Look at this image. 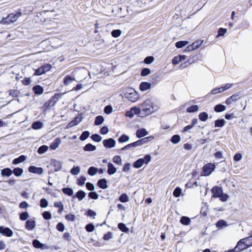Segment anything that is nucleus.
I'll use <instances>...</instances> for the list:
<instances>
[{
  "instance_id": "1",
  "label": "nucleus",
  "mask_w": 252,
  "mask_h": 252,
  "mask_svg": "<svg viewBox=\"0 0 252 252\" xmlns=\"http://www.w3.org/2000/svg\"><path fill=\"white\" fill-rule=\"evenodd\" d=\"M142 111L145 115H149L154 111L153 103L151 99H146L140 106Z\"/></svg>"
},
{
  "instance_id": "2",
  "label": "nucleus",
  "mask_w": 252,
  "mask_h": 252,
  "mask_svg": "<svg viewBox=\"0 0 252 252\" xmlns=\"http://www.w3.org/2000/svg\"><path fill=\"white\" fill-rule=\"evenodd\" d=\"M21 16V12H16L10 14L6 18L2 19L1 23L2 24L8 25L16 22Z\"/></svg>"
},
{
  "instance_id": "3",
  "label": "nucleus",
  "mask_w": 252,
  "mask_h": 252,
  "mask_svg": "<svg viewBox=\"0 0 252 252\" xmlns=\"http://www.w3.org/2000/svg\"><path fill=\"white\" fill-rule=\"evenodd\" d=\"M151 160V157L150 155H146L143 158H140L133 163V167L135 168H139L144 164H148Z\"/></svg>"
},
{
  "instance_id": "4",
  "label": "nucleus",
  "mask_w": 252,
  "mask_h": 252,
  "mask_svg": "<svg viewBox=\"0 0 252 252\" xmlns=\"http://www.w3.org/2000/svg\"><path fill=\"white\" fill-rule=\"evenodd\" d=\"M216 166L213 163H208L205 164L202 168V176H209L215 170Z\"/></svg>"
},
{
  "instance_id": "5",
  "label": "nucleus",
  "mask_w": 252,
  "mask_h": 252,
  "mask_svg": "<svg viewBox=\"0 0 252 252\" xmlns=\"http://www.w3.org/2000/svg\"><path fill=\"white\" fill-rule=\"evenodd\" d=\"M52 67L50 64H45L35 70L34 75L40 76L49 71Z\"/></svg>"
},
{
  "instance_id": "6",
  "label": "nucleus",
  "mask_w": 252,
  "mask_h": 252,
  "mask_svg": "<svg viewBox=\"0 0 252 252\" xmlns=\"http://www.w3.org/2000/svg\"><path fill=\"white\" fill-rule=\"evenodd\" d=\"M125 95L126 97L131 102H135L138 98V94L134 90H129V92H126Z\"/></svg>"
},
{
  "instance_id": "7",
  "label": "nucleus",
  "mask_w": 252,
  "mask_h": 252,
  "mask_svg": "<svg viewBox=\"0 0 252 252\" xmlns=\"http://www.w3.org/2000/svg\"><path fill=\"white\" fill-rule=\"evenodd\" d=\"M0 234L6 236L8 237L12 236L13 234V231L8 227H5L4 226H0Z\"/></svg>"
},
{
  "instance_id": "8",
  "label": "nucleus",
  "mask_w": 252,
  "mask_h": 252,
  "mask_svg": "<svg viewBox=\"0 0 252 252\" xmlns=\"http://www.w3.org/2000/svg\"><path fill=\"white\" fill-rule=\"evenodd\" d=\"M103 144L106 148H112L115 146L116 141L114 139L110 138L104 140L103 141Z\"/></svg>"
},
{
  "instance_id": "9",
  "label": "nucleus",
  "mask_w": 252,
  "mask_h": 252,
  "mask_svg": "<svg viewBox=\"0 0 252 252\" xmlns=\"http://www.w3.org/2000/svg\"><path fill=\"white\" fill-rule=\"evenodd\" d=\"M51 165L54 167V171L58 172L61 170L63 163L61 161L56 159H52L51 160Z\"/></svg>"
},
{
  "instance_id": "10",
  "label": "nucleus",
  "mask_w": 252,
  "mask_h": 252,
  "mask_svg": "<svg viewBox=\"0 0 252 252\" xmlns=\"http://www.w3.org/2000/svg\"><path fill=\"white\" fill-rule=\"evenodd\" d=\"M213 193V197L214 198H219L223 192L221 187L215 186L211 190Z\"/></svg>"
},
{
  "instance_id": "11",
  "label": "nucleus",
  "mask_w": 252,
  "mask_h": 252,
  "mask_svg": "<svg viewBox=\"0 0 252 252\" xmlns=\"http://www.w3.org/2000/svg\"><path fill=\"white\" fill-rule=\"evenodd\" d=\"M247 248L246 246L245 245L244 240L242 239L237 243V246L234 248V251L240 252Z\"/></svg>"
},
{
  "instance_id": "12",
  "label": "nucleus",
  "mask_w": 252,
  "mask_h": 252,
  "mask_svg": "<svg viewBox=\"0 0 252 252\" xmlns=\"http://www.w3.org/2000/svg\"><path fill=\"white\" fill-rule=\"evenodd\" d=\"M29 171L31 173L41 175L43 172V169L41 167H37L34 166H30L29 167Z\"/></svg>"
},
{
  "instance_id": "13",
  "label": "nucleus",
  "mask_w": 252,
  "mask_h": 252,
  "mask_svg": "<svg viewBox=\"0 0 252 252\" xmlns=\"http://www.w3.org/2000/svg\"><path fill=\"white\" fill-rule=\"evenodd\" d=\"M36 226V222L34 220H29L26 222L25 227L28 230H32Z\"/></svg>"
},
{
  "instance_id": "14",
  "label": "nucleus",
  "mask_w": 252,
  "mask_h": 252,
  "mask_svg": "<svg viewBox=\"0 0 252 252\" xmlns=\"http://www.w3.org/2000/svg\"><path fill=\"white\" fill-rule=\"evenodd\" d=\"M82 121V118L76 117L68 125L67 127H71L78 125Z\"/></svg>"
},
{
  "instance_id": "15",
  "label": "nucleus",
  "mask_w": 252,
  "mask_h": 252,
  "mask_svg": "<svg viewBox=\"0 0 252 252\" xmlns=\"http://www.w3.org/2000/svg\"><path fill=\"white\" fill-rule=\"evenodd\" d=\"M148 132L144 128L138 129L136 133V137L138 138H141L148 135Z\"/></svg>"
},
{
  "instance_id": "16",
  "label": "nucleus",
  "mask_w": 252,
  "mask_h": 252,
  "mask_svg": "<svg viewBox=\"0 0 252 252\" xmlns=\"http://www.w3.org/2000/svg\"><path fill=\"white\" fill-rule=\"evenodd\" d=\"M97 185L102 189H106L108 188L107 181L104 178L98 180Z\"/></svg>"
},
{
  "instance_id": "17",
  "label": "nucleus",
  "mask_w": 252,
  "mask_h": 252,
  "mask_svg": "<svg viewBox=\"0 0 252 252\" xmlns=\"http://www.w3.org/2000/svg\"><path fill=\"white\" fill-rule=\"evenodd\" d=\"M117 171V169L113 163L109 162L108 164L107 173L109 175H112L115 174Z\"/></svg>"
},
{
  "instance_id": "18",
  "label": "nucleus",
  "mask_w": 252,
  "mask_h": 252,
  "mask_svg": "<svg viewBox=\"0 0 252 252\" xmlns=\"http://www.w3.org/2000/svg\"><path fill=\"white\" fill-rule=\"evenodd\" d=\"M32 91L35 94L40 95L43 93V88L40 85H36L32 88Z\"/></svg>"
},
{
  "instance_id": "19",
  "label": "nucleus",
  "mask_w": 252,
  "mask_h": 252,
  "mask_svg": "<svg viewBox=\"0 0 252 252\" xmlns=\"http://www.w3.org/2000/svg\"><path fill=\"white\" fill-rule=\"evenodd\" d=\"M151 87V84L147 82H143L141 83L139 88L141 91H145Z\"/></svg>"
},
{
  "instance_id": "20",
  "label": "nucleus",
  "mask_w": 252,
  "mask_h": 252,
  "mask_svg": "<svg viewBox=\"0 0 252 252\" xmlns=\"http://www.w3.org/2000/svg\"><path fill=\"white\" fill-rule=\"evenodd\" d=\"M61 139L59 138H57L55 139L53 142H52L50 145V148L52 150L56 149L61 143Z\"/></svg>"
},
{
  "instance_id": "21",
  "label": "nucleus",
  "mask_w": 252,
  "mask_h": 252,
  "mask_svg": "<svg viewBox=\"0 0 252 252\" xmlns=\"http://www.w3.org/2000/svg\"><path fill=\"white\" fill-rule=\"evenodd\" d=\"M74 80L75 78L74 77L67 75H66L63 79V84L65 86H68Z\"/></svg>"
},
{
  "instance_id": "22",
  "label": "nucleus",
  "mask_w": 252,
  "mask_h": 252,
  "mask_svg": "<svg viewBox=\"0 0 252 252\" xmlns=\"http://www.w3.org/2000/svg\"><path fill=\"white\" fill-rule=\"evenodd\" d=\"M13 173L12 170L9 168H5L1 170V175L2 176H10Z\"/></svg>"
},
{
  "instance_id": "23",
  "label": "nucleus",
  "mask_w": 252,
  "mask_h": 252,
  "mask_svg": "<svg viewBox=\"0 0 252 252\" xmlns=\"http://www.w3.org/2000/svg\"><path fill=\"white\" fill-rule=\"evenodd\" d=\"M26 159V156L24 155H21L19 156L18 158H16L13 159L12 161V163L13 164H18L19 163H20L21 162H23Z\"/></svg>"
},
{
  "instance_id": "24",
  "label": "nucleus",
  "mask_w": 252,
  "mask_h": 252,
  "mask_svg": "<svg viewBox=\"0 0 252 252\" xmlns=\"http://www.w3.org/2000/svg\"><path fill=\"white\" fill-rule=\"evenodd\" d=\"M238 98V94H233L230 96L226 100L225 104L227 105H229L232 103L233 101H236Z\"/></svg>"
},
{
  "instance_id": "25",
  "label": "nucleus",
  "mask_w": 252,
  "mask_h": 252,
  "mask_svg": "<svg viewBox=\"0 0 252 252\" xmlns=\"http://www.w3.org/2000/svg\"><path fill=\"white\" fill-rule=\"evenodd\" d=\"M43 126V124L40 121H36L32 123V127L33 129H39L42 128Z\"/></svg>"
},
{
  "instance_id": "26",
  "label": "nucleus",
  "mask_w": 252,
  "mask_h": 252,
  "mask_svg": "<svg viewBox=\"0 0 252 252\" xmlns=\"http://www.w3.org/2000/svg\"><path fill=\"white\" fill-rule=\"evenodd\" d=\"M225 109H226L225 106L221 104H217L214 107L215 111L216 112H218V113L223 112V111H225Z\"/></svg>"
},
{
  "instance_id": "27",
  "label": "nucleus",
  "mask_w": 252,
  "mask_h": 252,
  "mask_svg": "<svg viewBox=\"0 0 252 252\" xmlns=\"http://www.w3.org/2000/svg\"><path fill=\"white\" fill-rule=\"evenodd\" d=\"M61 97V96L59 94H55L50 100L49 104L54 105L55 103L58 101L59 99Z\"/></svg>"
},
{
  "instance_id": "28",
  "label": "nucleus",
  "mask_w": 252,
  "mask_h": 252,
  "mask_svg": "<svg viewBox=\"0 0 252 252\" xmlns=\"http://www.w3.org/2000/svg\"><path fill=\"white\" fill-rule=\"evenodd\" d=\"M54 205L55 207L58 208V213L59 214H61L64 209V206L63 204L61 202H55Z\"/></svg>"
},
{
  "instance_id": "29",
  "label": "nucleus",
  "mask_w": 252,
  "mask_h": 252,
  "mask_svg": "<svg viewBox=\"0 0 252 252\" xmlns=\"http://www.w3.org/2000/svg\"><path fill=\"white\" fill-rule=\"evenodd\" d=\"M85 151H94L96 150V147L91 143H88L83 147Z\"/></svg>"
},
{
  "instance_id": "30",
  "label": "nucleus",
  "mask_w": 252,
  "mask_h": 252,
  "mask_svg": "<svg viewBox=\"0 0 252 252\" xmlns=\"http://www.w3.org/2000/svg\"><path fill=\"white\" fill-rule=\"evenodd\" d=\"M153 139H154L153 137L149 136V137H145L144 138L138 140V142L139 143L140 146H141L142 145H143V144H145L146 143H147L150 140H152Z\"/></svg>"
},
{
  "instance_id": "31",
  "label": "nucleus",
  "mask_w": 252,
  "mask_h": 252,
  "mask_svg": "<svg viewBox=\"0 0 252 252\" xmlns=\"http://www.w3.org/2000/svg\"><path fill=\"white\" fill-rule=\"evenodd\" d=\"M104 121V119L102 116H97L95 117L94 121V125L95 126H99L101 125Z\"/></svg>"
},
{
  "instance_id": "32",
  "label": "nucleus",
  "mask_w": 252,
  "mask_h": 252,
  "mask_svg": "<svg viewBox=\"0 0 252 252\" xmlns=\"http://www.w3.org/2000/svg\"><path fill=\"white\" fill-rule=\"evenodd\" d=\"M118 227L122 232L127 233L129 231L128 228L124 223H119L118 225Z\"/></svg>"
},
{
  "instance_id": "33",
  "label": "nucleus",
  "mask_w": 252,
  "mask_h": 252,
  "mask_svg": "<svg viewBox=\"0 0 252 252\" xmlns=\"http://www.w3.org/2000/svg\"><path fill=\"white\" fill-rule=\"evenodd\" d=\"M243 239L244 240L245 245H246L247 248L252 246V234H251V236H250L249 237L245 238Z\"/></svg>"
},
{
  "instance_id": "34",
  "label": "nucleus",
  "mask_w": 252,
  "mask_h": 252,
  "mask_svg": "<svg viewBox=\"0 0 252 252\" xmlns=\"http://www.w3.org/2000/svg\"><path fill=\"white\" fill-rule=\"evenodd\" d=\"M180 222L183 225H188L190 223V220L188 217L183 216L181 218Z\"/></svg>"
},
{
  "instance_id": "35",
  "label": "nucleus",
  "mask_w": 252,
  "mask_h": 252,
  "mask_svg": "<svg viewBox=\"0 0 252 252\" xmlns=\"http://www.w3.org/2000/svg\"><path fill=\"white\" fill-rule=\"evenodd\" d=\"M225 123V121L224 119H218L215 122V126L218 127H222Z\"/></svg>"
},
{
  "instance_id": "36",
  "label": "nucleus",
  "mask_w": 252,
  "mask_h": 252,
  "mask_svg": "<svg viewBox=\"0 0 252 252\" xmlns=\"http://www.w3.org/2000/svg\"><path fill=\"white\" fill-rule=\"evenodd\" d=\"M86 196V193L82 190H79L76 194L75 197H77L79 200L81 201Z\"/></svg>"
},
{
  "instance_id": "37",
  "label": "nucleus",
  "mask_w": 252,
  "mask_h": 252,
  "mask_svg": "<svg viewBox=\"0 0 252 252\" xmlns=\"http://www.w3.org/2000/svg\"><path fill=\"white\" fill-rule=\"evenodd\" d=\"M62 191L64 194L68 196H71L73 193V189L70 188H63L62 189Z\"/></svg>"
},
{
  "instance_id": "38",
  "label": "nucleus",
  "mask_w": 252,
  "mask_h": 252,
  "mask_svg": "<svg viewBox=\"0 0 252 252\" xmlns=\"http://www.w3.org/2000/svg\"><path fill=\"white\" fill-rule=\"evenodd\" d=\"M198 117H199V119L200 121H201L202 122H205L208 119V115L207 114V113L206 112H203L200 113L199 114Z\"/></svg>"
},
{
  "instance_id": "39",
  "label": "nucleus",
  "mask_w": 252,
  "mask_h": 252,
  "mask_svg": "<svg viewBox=\"0 0 252 252\" xmlns=\"http://www.w3.org/2000/svg\"><path fill=\"white\" fill-rule=\"evenodd\" d=\"M14 174L17 177L21 176L23 173V170L22 168L16 167L12 171Z\"/></svg>"
},
{
  "instance_id": "40",
  "label": "nucleus",
  "mask_w": 252,
  "mask_h": 252,
  "mask_svg": "<svg viewBox=\"0 0 252 252\" xmlns=\"http://www.w3.org/2000/svg\"><path fill=\"white\" fill-rule=\"evenodd\" d=\"M198 107L197 105H193L189 107L187 109V111L188 113H193L198 111Z\"/></svg>"
},
{
  "instance_id": "41",
  "label": "nucleus",
  "mask_w": 252,
  "mask_h": 252,
  "mask_svg": "<svg viewBox=\"0 0 252 252\" xmlns=\"http://www.w3.org/2000/svg\"><path fill=\"white\" fill-rule=\"evenodd\" d=\"M129 137L128 135L125 134H122L118 139V141L120 143H124L127 142L129 140Z\"/></svg>"
},
{
  "instance_id": "42",
  "label": "nucleus",
  "mask_w": 252,
  "mask_h": 252,
  "mask_svg": "<svg viewBox=\"0 0 252 252\" xmlns=\"http://www.w3.org/2000/svg\"><path fill=\"white\" fill-rule=\"evenodd\" d=\"M181 140L180 136L179 135L176 134L172 136L171 138V141L173 144H177Z\"/></svg>"
},
{
  "instance_id": "43",
  "label": "nucleus",
  "mask_w": 252,
  "mask_h": 252,
  "mask_svg": "<svg viewBox=\"0 0 252 252\" xmlns=\"http://www.w3.org/2000/svg\"><path fill=\"white\" fill-rule=\"evenodd\" d=\"M32 245L34 247L38 249L42 248L44 246L43 244H42L40 241L36 239L33 240Z\"/></svg>"
},
{
  "instance_id": "44",
  "label": "nucleus",
  "mask_w": 252,
  "mask_h": 252,
  "mask_svg": "<svg viewBox=\"0 0 252 252\" xmlns=\"http://www.w3.org/2000/svg\"><path fill=\"white\" fill-rule=\"evenodd\" d=\"M189 43L188 41H179L176 43L175 45L177 48H181Z\"/></svg>"
},
{
  "instance_id": "45",
  "label": "nucleus",
  "mask_w": 252,
  "mask_h": 252,
  "mask_svg": "<svg viewBox=\"0 0 252 252\" xmlns=\"http://www.w3.org/2000/svg\"><path fill=\"white\" fill-rule=\"evenodd\" d=\"M48 149V147L46 145H42L39 147L38 149L37 152L39 154H43L45 153Z\"/></svg>"
},
{
  "instance_id": "46",
  "label": "nucleus",
  "mask_w": 252,
  "mask_h": 252,
  "mask_svg": "<svg viewBox=\"0 0 252 252\" xmlns=\"http://www.w3.org/2000/svg\"><path fill=\"white\" fill-rule=\"evenodd\" d=\"M97 171V168L92 166L88 169V173L91 176H94L96 173Z\"/></svg>"
},
{
  "instance_id": "47",
  "label": "nucleus",
  "mask_w": 252,
  "mask_h": 252,
  "mask_svg": "<svg viewBox=\"0 0 252 252\" xmlns=\"http://www.w3.org/2000/svg\"><path fill=\"white\" fill-rule=\"evenodd\" d=\"M90 135V132L88 131H85L82 132L79 138L81 141H84L88 138Z\"/></svg>"
},
{
  "instance_id": "48",
  "label": "nucleus",
  "mask_w": 252,
  "mask_h": 252,
  "mask_svg": "<svg viewBox=\"0 0 252 252\" xmlns=\"http://www.w3.org/2000/svg\"><path fill=\"white\" fill-rule=\"evenodd\" d=\"M19 217L21 220L24 221L28 219L29 215L27 212H24L20 214Z\"/></svg>"
},
{
  "instance_id": "49",
  "label": "nucleus",
  "mask_w": 252,
  "mask_h": 252,
  "mask_svg": "<svg viewBox=\"0 0 252 252\" xmlns=\"http://www.w3.org/2000/svg\"><path fill=\"white\" fill-rule=\"evenodd\" d=\"M91 137L93 141L96 142H99L102 140V137L97 134H94L92 135Z\"/></svg>"
},
{
  "instance_id": "50",
  "label": "nucleus",
  "mask_w": 252,
  "mask_h": 252,
  "mask_svg": "<svg viewBox=\"0 0 252 252\" xmlns=\"http://www.w3.org/2000/svg\"><path fill=\"white\" fill-rule=\"evenodd\" d=\"M182 190L180 188L176 187L173 191V194L176 197H178L181 195Z\"/></svg>"
},
{
  "instance_id": "51",
  "label": "nucleus",
  "mask_w": 252,
  "mask_h": 252,
  "mask_svg": "<svg viewBox=\"0 0 252 252\" xmlns=\"http://www.w3.org/2000/svg\"><path fill=\"white\" fill-rule=\"evenodd\" d=\"M119 200L123 203L126 202L128 201V197L126 193H123L119 197Z\"/></svg>"
},
{
  "instance_id": "52",
  "label": "nucleus",
  "mask_w": 252,
  "mask_h": 252,
  "mask_svg": "<svg viewBox=\"0 0 252 252\" xmlns=\"http://www.w3.org/2000/svg\"><path fill=\"white\" fill-rule=\"evenodd\" d=\"M227 32V29L224 28H220L218 30V33L216 35L217 38L220 36H223Z\"/></svg>"
},
{
  "instance_id": "53",
  "label": "nucleus",
  "mask_w": 252,
  "mask_h": 252,
  "mask_svg": "<svg viewBox=\"0 0 252 252\" xmlns=\"http://www.w3.org/2000/svg\"><path fill=\"white\" fill-rule=\"evenodd\" d=\"M227 225L226 222L222 220H219L216 224V226L219 228H222Z\"/></svg>"
},
{
  "instance_id": "54",
  "label": "nucleus",
  "mask_w": 252,
  "mask_h": 252,
  "mask_svg": "<svg viewBox=\"0 0 252 252\" xmlns=\"http://www.w3.org/2000/svg\"><path fill=\"white\" fill-rule=\"evenodd\" d=\"M80 172V167L79 166H74L70 170V173L74 175H78Z\"/></svg>"
},
{
  "instance_id": "55",
  "label": "nucleus",
  "mask_w": 252,
  "mask_h": 252,
  "mask_svg": "<svg viewBox=\"0 0 252 252\" xmlns=\"http://www.w3.org/2000/svg\"><path fill=\"white\" fill-rule=\"evenodd\" d=\"M154 61V58L153 56H149L145 58L144 62L145 63L149 64L152 63Z\"/></svg>"
},
{
  "instance_id": "56",
  "label": "nucleus",
  "mask_w": 252,
  "mask_h": 252,
  "mask_svg": "<svg viewBox=\"0 0 252 252\" xmlns=\"http://www.w3.org/2000/svg\"><path fill=\"white\" fill-rule=\"evenodd\" d=\"M151 73V70L148 68H144L142 69L141 75L142 76H146Z\"/></svg>"
},
{
  "instance_id": "57",
  "label": "nucleus",
  "mask_w": 252,
  "mask_h": 252,
  "mask_svg": "<svg viewBox=\"0 0 252 252\" xmlns=\"http://www.w3.org/2000/svg\"><path fill=\"white\" fill-rule=\"evenodd\" d=\"M65 219L68 221H73L75 219V216L72 214H68L65 216Z\"/></svg>"
},
{
  "instance_id": "58",
  "label": "nucleus",
  "mask_w": 252,
  "mask_h": 252,
  "mask_svg": "<svg viewBox=\"0 0 252 252\" xmlns=\"http://www.w3.org/2000/svg\"><path fill=\"white\" fill-rule=\"evenodd\" d=\"M113 161L118 165L122 164V159L119 156H115L113 158Z\"/></svg>"
},
{
  "instance_id": "59",
  "label": "nucleus",
  "mask_w": 252,
  "mask_h": 252,
  "mask_svg": "<svg viewBox=\"0 0 252 252\" xmlns=\"http://www.w3.org/2000/svg\"><path fill=\"white\" fill-rule=\"evenodd\" d=\"M40 205L41 208H46L48 205V202L46 199L42 198L40 201Z\"/></svg>"
},
{
  "instance_id": "60",
  "label": "nucleus",
  "mask_w": 252,
  "mask_h": 252,
  "mask_svg": "<svg viewBox=\"0 0 252 252\" xmlns=\"http://www.w3.org/2000/svg\"><path fill=\"white\" fill-rule=\"evenodd\" d=\"M104 113L106 114H110L113 111V108L111 105H108L105 107L104 109Z\"/></svg>"
},
{
  "instance_id": "61",
  "label": "nucleus",
  "mask_w": 252,
  "mask_h": 252,
  "mask_svg": "<svg viewBox=\"0 0 252 252\" xmlns=\"http://www.w3.org/2000/svg\"><path fill=\"white\" fill-rule=\"evenodd\" d=\"M42 216L45 220H49L51 219L52 215L48 211H45L42 214Z\"/></svg>"
},
{
  "instance_id": "62",
  "label": "nucleus",
  "mask_w": 252,
  "mask_h": 252,
  "mask_svg": "<svg viewBox=\"0 0 252 252\" xmlns=\"http://www.w3.org/2000/svg\"><path fill=\"white\" fill-rule=\"evenodd\" d=\"M9 94L13 97H17L19 94V92L17 90H10L9 91Z\"/></svg>"
},
{
  "instance_id": "63",
  "label": "nucleus",
  "mask_w": 252,
  "mask_h": 252,
  "mask_svg": "<svg viewBox=\"0 0 252 252\" xmlns=\"http://www.w3.org/2000/svg\"><path fill=\"white\" fill-rule=\"evenodd\" d=\"M203 42V40H197L194 42L192 44V46L193 47L194 50L197 49L200 46H201Z\"/></svg>"
},
{
  "instance_id": "64",
  "label": "nucleus",
  "mask_w": 252,
  "mask_h": 252,
  "mask_svg": "<svg viewBox=\"0 0 252 252\" xmlns=\"http://www.w3.org/2000/svg\"><path fill=\"white\" fill-rule=\"evenodd\" d=\"M89 197L93 199H97L98 198V194L94 191H91L89 193Z\"/></svg>"
}]
</instances>
